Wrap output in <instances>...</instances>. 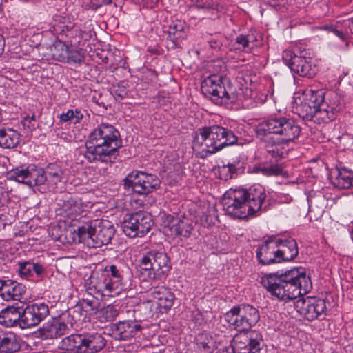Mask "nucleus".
Returning <instances> with one entry per match:
<instances>
[{"mask_svg":"<svg viewBox=\"0 0 353 353\" xmlns=\"http://www.w3.org/2000/svg\"><path fill=\"white\" fill-rule=\"evenodd\" d=\"M256 40V37L252 33L246 35L240 34L236 38V44L238 45L237 49L247 50L251 48L250 44H252Z\"/></svg>","mask_w":353,"mask_h":353,"instance_id":"4c0bfd02","label":"nucleus"},{"mask_svg":"<svg viewBox=\"0 0 353 353\" xmlns=\"http://www.w3.org/2000/svg\"><path fill=\"white\" fill-rule=\"evenodd\" d=\"M134 3L138 4H141L148 8H153L154 7L159 0H132Z\"/></svg>","mask_w":353,"mask_h":353,"instance_id":"c03bdc74","label":"nucleus"},{"mask_svg":"<svg viewBox=\"0 0 353 353\" xmlns=\"http://www.w3.org/2000/svg\"><path fill=\"white\" fill-rule=\"evenodd\" d=\"M161 219L165 232H170L171 236L175 237L188 238L190 236L192 226L188 219H179L170 214H163Z\"/></svg>","mask_w":353,"mask_h":353,"instance_id":"6ab92c4d","label":"nucleus"},{"mask_svg":"<svg viewBox=\"0 0 353 353\" xmlns=\"http://www.w3.org/2000/svg\"><path fill=\"white\" fill-rule=\"evenodd\" d=\"M296 103L300 117L319 124L333 121L340 110L339 96L325 89H307L303 92L302 99H296Z\"/></svg>","mask_w":353,"mask_h":353,"instance_id":"f03ea898","label":"nucleus"},{"mask_svg":"<svg viewBox=\"0 0 353 353\" xmlns=\"http://www.w3.org/2000/svg\"><path fill=\"white\" fill-rule=\"evenodd\" d=\"M279 199L281 203H289L292 200V198L288 194H281Z\"/></svg>","mask_w":353,"mask_h":353,"instance_id":"3c124183","label":"nucleus"},{"mask_svg":"<svg viewBox=\"0 0 353 353\" xmlns=\"http://www.w3.org/2000/svg\"><path fill=\"white\" fill-rule=\"evenodd\" d=\"M145 327L139 321L128 320L117 324V332L121 339L127 340L139 336Z\"/></svg>","mask_w":353,"mask_h":353,"instance_id":"b1692460","label":"nucleus"},{"mask_svg":"<svg viewBox=\"0 0 353 353\" xmlns=\"http://www.w3.org/2000/svg\"><path fill=\"white\" fill-rule=\"evenodd\" d=\"M29 170V165L27 167L19 166L10 170L8 173L9 179L17 182L26 184V176Z\"/></svg>","mask_w":353,"mask_h":353,"instance_id":"e433bc0d","label":"nucleus"},{"mask_svg":"<svg viewBox=\"0 0 353 353\" xmlns=\"http://www.w3.org/2000/svg\"><path fill=\"white\" fill-rule=\"evenodd\" d=\"M237 142L234 132L219 125L205 127L199 130L193 141L194 150L205 152V155L214 154L228 145Z\"/></svg>","mask_w":353,"mask_h":353,"instance_id":"423d86ee","label":"nucleus"},{"mask_svg":"<svg viewBox=\"0 0 353 353\" xmlns=\"http://www.w3.org/2000/svg\"><path fill=\"white\" fill-rule=\"evenodd\" d=\"M114 234V225L108 220L92 221L78 228L77 231L79 242L91 248H99L108 244Z\"/></svg>","mask_w":353,"mask_h":353,"instance_id":"0eeeda50","label":"nucleus"},{"mask_svg":"<svg viewBox=\"0 0 353 353\" xmlns=\"http://www.w3.org/2000/svg\"><path fill=\"white\" fill-rule=\"evenodd\" d=\"M232 341L233 353H261L263 337L256 330L237 331Z\"/></svg>","mask_w":353,"mask_h":353,"instance_id":"ddd939ff","label":"nucleus"},{"mask_svg":"<svg viewBox=\"0 0 353 353\" xmlns=\"http://www.w3.org/2000/svg\"><path fill=\"white\" fill-rule=\"evenodd\" d=\"M112 0H101V2L104 4H110Z\"/></svg>","mask_w":353,"mask_h":353,"instance_id":"052dcab7","label":"nucleus"},{"mask_svg":"<svg viewBox=\"0 0 353 353\" xmlns=\"http://www.w3.org/2000/svg\"><path fill=\"white\" fill-rule=\"evenodd\" d=\"M254 169L256 172L261 173L265 176H277L281 174L282 172V169L278 165H259L254 167Z\"/></svg>","mask_w":353,"mask_h":353,"instance_id":"58836bf2","label":"nucleus"},{"mask_svg":"<svg viewBox=\"0 0 353 353\" xmlns=\"http://www.w3.org/2000/svg\"><path fill=\"white\" fill-rule=\"evenodd\" d=\"M152 298L158 307L168 310L174 303V296L171 291L165 287L155 288L152 293Z\"/></svg>","mask_w":353,"mask_h":353,"instance_id":"c85d7f7f","label":"nucleus"},{"mask_svg":"<svg viewBox=\"0 0 353 353\" xmlns=\"http://www.w3.org/2000/svg\"><path fill=\"white\" fill-rule=\"evenodd\" d=\"M201 91L217 105L233 103L236 99L232 88L229 85L226 86L223 79L218 75H211L204 79L201 83Z\"/></svg>","mask_w":353,"mask_h":353,"instance_id":"1a4fd4ad","label":"nucleus"},{"mask_svg":"<svg viewBox=\"0 0 353 353\" xmlns=\"http://www.w3.org/2000/svg\"><path fill=\"white\" fill-rule=\"evenodd\" d=\"M279 256L280 262L290 261L297 256L299 254L296 241L293 239L285 240L278 239Z\"/></svg>","mask_w":353,"mask_h":353,"instance_id":"393cba45","label":"nucleus"},{"mask_svg":"<svg viewBox=\"0 0 353 353\" xmlns=\"http://www.w3.org/2000/svg\"><path fill=\"white\" fill-rule=\"evenodd\" d=\"M114 92H115V95L118 97V99H123L126 95V92L125 90H114Z\"/></svg>","mask_w":353,"mask_h":353,"instance_id":"603ef678","label":"nucleus"},{"mask_svg":"<svg viewBox=\"0 0 353 353\" xmlns=\"http://www.w3.org/2000/svg\"><path fill=\"white\" fill-rule=\"evenodd\" d=\"M49 314L48 306L44 303H36L28 305L22 310V319L20 327L30 328L37 325Z\"/></svg>","mask_w":353,"mask_h":353,"instance_id":"a211bd4d","label":"nucleus"},{"mask_svg":"<svg viewBox=\"0 0 353 353\" xmlns=\"http://www.w3.org/2000/svg\"><path fill=\"white\" fill-rule=\"evenodd\" d=\"M45 268L44 267L39 263H33L32 272L33 274H36L37 276H41L44 273Z\"/></svg>","mask_w":353,"mask_h":353,"instance_id":"49530a36","label":"nucleus"},{"mask_svg":"<svg viewBox=\"0 0 353 353\" xmlns=\"http://www.w3.org/2000/svg\"><path fill=\"white\" fill-rule=\"evenodd\" d=\"M75 32H76V34H77V32H79V36H80L81 38H83V32H81V30H79L76 29V30H75Z\"/></svg>","mask_w":353,"mask_h":353,"instance_id":"680f3d73","label":"nucleus"},{"mask_svg":"<svg viewBox=\"0 0 353 353\" xmlns=\"http://www.w3.org/2000/svg\"><path fill=\"white\" fill-rule=\"evenodd\" d=\"M301 130L297 122L290 117H272L259 123L255 129L258 139L265 143L267 152L278 161L285 158L289 143L300 136Z\"/></svg>","mask_w":353,"mask_h":353,"instance_id":"f257e3e1","label":"nucleus"},{"mask_svg":"<svg viewBox=\"0 0 353 353\" xmlns=\"http://www.w3.org/2000/svg\"><path fill=\"white\" fill-rule=\"evenodd\" d=\"M83 301L86 305L90 307L91 310H97L98 304L97 301L85 299Z\"/></svg>","mask_w":353,"mask_h":353,"instance_id":"8fccbe9b","label":"nucleus"},{"mask_svg":"<svg viewBox=\"0 0 353 353\" xmlns=\"http://www.w3.org/2000/svg\"><path fill=\"white\" fill-rule=\"evenodd\" d=\"M140 267L149 279H154L168 274L171 269V263L165 252L152 250L142 256Z\"/></svg>","mask_w":353,"mask_h":353,"instance_id":"9d476101","label":"nucleus"},{"mask_svg":"<svg viewBox=\"0 0 353 353\" xmlns=\"http://www.w3.org/2000/svg\"><path fill=\"white\" fill-rule=\"evenodd\" d=\"M261 283L272 296L285 302L306 294L312 289L310 278L302 267L280 274L278 272L265 274L261 277Z\"/></svg>","mask_w":353,"mask_h":353,"instance_id":"7ed1b4c3","label":"nucleus"},{"mask_svg":"<svg viewBox=\"0 0 353 353\" xmlns=\"http://www.w3.org/2000/svg\"><path fill=\"white\" fill-rule=\"evenodd\" d=\"M224 319L230 329L248 331L260 319L259 311L250 304L234 306L224 314Z\"/></svg>","mask_w":353,"mask_h":353,"instance_id":"6e6552de","label":"nucleus"},{"mask_svg":"<svg viewBox=\"0 0 353 353\" xmlns=\"http://www.w3.org/2000/svg\"><path fill=\"white\" fill-rule=\"evenodd\" d=\"M325 201V198L321 194H319L315 196H310L307 197L310 210H313L316 208L320 213L323 211Z\"/></svg>","mask_w":353,"mask_h":353,"instance_id":"ea45409f","label":"nucleus"},{"mask_svg":"<svg viewBox=\"0 0 353 353\" xmlns=\"http://www.w3.org/2000/svg\"><path fill=\"white\" fill-rule=\"evenodd\" d=\"M63 210L66 216L74 219L85 210V206L81 200L71 199L64 203Z\"/></svg>","mask_w":353,"mask_h":353,"instance_id":"473e14b6","label":"nucleus"},{"mask_svg":"<svg viewBox=\"0 0 353 353\" xmlns=\"http://www.w3.org/2000/svg\"><path fill=\"white\" fill-rule=\"evenodd\" d=\"M48 175L49 178H51L54 183L60 181L62 176V171L60 169H57L54 172L49 171L48 172Z\"/></svg>","mask_w":353,"mask_h":353,"instance_id":"37998d69","label":"nucleus"},{"mask_svg":"<svg viewBox=\"0 0 353 353\" xmlns=\"http://www.w3.org/2000/svg\"><path fill=\"white\" fill-rule=\"evenodd\" d=\"M47 176L45 175L44 171L41 168H37L34 165H29L28 176H26V185L32 187L40 185L45 183Z\"/></svg>","mask_w":353,"mask_h":353,"instance_id":"2f4dec72","label":"nucleus"},{"mask_svg":"<svg viewBox=\"0 0 353 353\" xmlns=\"http://www.w3.org/2000/svg\"><path fill=\"white\" fill-rule=\"evenodd\" d=\"M119 132L114 126L103 123L95 128L89 135L85 143L84 157L90 162L111 161L121 145Z\"/></svg>","mask_w":353,"mask_h":353,"instance_id":"39448f33","label":"nucleus"},{"mask_svg":"<svg viewBox=\"0 0 353 353\" xmlns=\"http://www.w3.org/2000/svg\"><path fill=\"white\" fill-rule=\"evenodd\" d=\"M322 30H327L330 32H332L334 35L338 37L341 41L344 43V47L347 48L349 46L348 35L349 30L345 28L344 24L343 26L337 25L336 26H324L321 28Z\"/></svg>","mask_w":353,"mask_h":353,"instance_id":"c9c22d12","label":"nucleus"},{"mask_svg":"<svg viewBox=\"0 0 353 353\" xmlns=\"http://www.w3.org/2000/svg\"><path fill=\"white\" fill-rule=\"evenodd\" d=\"M25 292L24 285L11 279H0V297L3 301H19Z\"/></svg>","mask_w":353,"mask_h":353,"instance_id":"412c9836","label":"nucleus"},{"mask_svg":"<svg viewBox=\"0 0 353 353\" xmlns=\"http://www.w3.org/2000/svg\"><path fill=\"white\" fill-rule=\"evenodd\" d=\"M168 37L173 42L179 39H183L185 36L184 32V23L181 21L172 22L166 30Z\"/></svg>","mask_w":353,"mask_h":353,"instance_id":"f704fd0d","label":"nucleus"},{"mask_svg":"<svg viewBox=\"0 0 353 353\" xmlns=\"http://www.w3.org/2000/svg\"><path fill=\"white\" fill-rule=\"evenodd\" d=\"M236 173V168L233 164L224 165L219 168V174L222 179L228 180L232 178Z\"/></svg>","mask_w":353,"mask_h":353,"instance_id":"79ce46f5","label":"nucleus"},{"mask_svg":"<svg viewBox=\"0 0 353 353\" xmlns=\"http://www.w3.org/2000/svg\"><path fill=\"white\" fill-rule=\"evenodd\" d=\"M330 180L334 186L341 188L353 187V174L345 169H335L330 174Z\"/></svg>","mask_w":353,"mask_h":353,"instance_id":"cd10ccee","label":"nucleus"},{"mask_svg":"<svg viewBox=\"0 0 353 353\" xmlns=\"http://www.w3.org/2000/svg\"><path fill=\"white\" fill-rule=\"evenodd\" d=\"M51 54L54 60L67 63H81L85 57L82 49H74L72 43L68 45L61 41H56L53 43Z\"/></svg>","mask_w":353,"mask_h":353,"instance_id":"f3484780","label":"nucleus"},{"mask_svg":"<svg viewBox=\"0 0 353 353\" xmlns=\"http://www.w3.org/2000/svg\"><path fill=\"white\" fill-rule=\"evenodd\" d=\"M210 47L213 48H216L219 47V43L217 42V41H210Z\"/></svg>","mask_w":353,"mask_h":353,"instance_id":"6e6d98bb","label":"nucleus"},{"mask_svg":"<svg viewBox=\"0 0 353 353\" xmlns=\"http://www.w3.org/2000/svg\"><path fill=\"white\" fill-rule=\"evenodd\" d=\"M124 186L138 194H147L157 190L160 181L155 175L143 172H132L124 179Z\"/></svg>","mask_w":353,"mask_h":353,"instance_id":"f8f14e48","label":"nucleus"},{"mask_svg":"<svg viewBox=\"0 0 353 353\" xmlns=\"http://www.w3.org/2000/svg\"><path fill=\"white\" fill-rule=\"evenodd\" d=\"M3 195L4 192H3L2 190H0V207L3 204Z\"/></svg>","mask_w":353,"mask_h":353,"instance_id":"13d9d810","label":"nucleus"},{"mask_svg":"<svg viewBox=\"0 0 353 353\" xmlns=\"http://www.w3.org/2000/svg\"><path fill=\"white\" fill-rule=\"evenodd\" d=\"M266 198L264 187L254 184L248 190L230 189L223 195L222 205L226 214L233 218L245 219L262 210Z\"/></svg>","mask_w":353,"mask_h":353,"instance_id":"20e7f679","label":"nucleus"},{"mask_svg":"<svg viewBox=\"0 0 353 353\" xmlns=\"http://www.w3.org/2000/svg\"><path fill=\"white\" fill-rule=\"evenodd\" d=\"M108 275V282L110 284L113 294L118 295L125 288V272L121 265L112 264L104 268Z\"/></svg>","mask_w":353,"mask_h":353,"instance_id":"4be33fe9","label":"nucleus"},{"mask_svg":"<svg viewBox=\"0 0 353 353\" xmlns=\"http://www.w3.org/2000/svg\"><path fill=\"white\" fill-rule=\"evenodd\" d=\"M71 30H72V27L71 26H64L63 27V29L61 30V32H65V30H66V32H69Z\"/></svg>","mask_w":353,"mask_h":353,"instance_id":"bf43d9fd","label":"nucleus"},{"mask_svg":"<svg viewBox=\"0 0 353 353\" xmlns=\"http://www.w3.org/2000/svg\"><path fill=\"white\" fill-rule=\"evenodd\" d=\"M343 24H344L345 28H347V30H349V34H353V18L351 19L345 21L343 22Z\"/></svg>","mask_w":353,"mask_h":353,"instance_id":"09e8293b","label":"nucleus"},{"mask_svg":"<svg viewBox=\"0 0 353 353\" xmlns=\"http://www.w3.org/2000/svg\"><path fill=\"white\" fill-rule=\"evenodd\" d=\"M19 337L12 332H0V353H15L20 349Z\"/></svg>","mask_w":353,"mask_h":353,"instance_id":"a878e982","label":"nucleus"},{"mask_svg":"<svg viewBox=\"0 0 353 353\" xmlns=\"http://www.w3.org/2000/svg\"><path fill=\"white\" fill-rule=\"evenodd\" d=\"M18 266V273L21 278L28 279L34 275L32 272L33 263L30 261L19 262Z\"/></svg>","mask_w":353,"mask_h":353,"instance_id":"a19ab883","label":"nucleus"},{"mask_svg":"<svg viewBox=\"0 0 353 353\" xmlns=\"http://www.w3.org/2000/svg\"><path fill=\"white\" fill-rule=\"evenodd\" d=\"M294 308L308 321L320 319L327 311L325 299L314 296L299 298L294 303Z\"/></svg>","mask_w":353,"mask_h":353,"instance_id":"dca6fc26","label":"nucleus"},{"mask_svg":"<svg viewBox=\"0 0 353 353\" xmlns=\"http://www.w3.org/2000/svg\"><path fill=\"white\" fill-rule=\"evenodd\" d=\"M83 353L87 351L95 353L102 350L105 345V341L99 333L87 334L84 335Z\"/></svg>","mask_w":353,"mask_h":353,"instance_id":"c756f323","label":"nucleus"},{"mask_svg":"<svg viewBox=\"0 0 353 353\" xmlns=\"http://www.w3.org/2000/svg\"><path fill=\"white\" fill-rule=\"evenodd\" d=\"M282 59L292 72L301 77L312 78L318 71L312 58L295 55L291 50L283 51Z\"/></svg>","mask_w":353,"mask_h":353,"instance_id":"4468645a","label":"nucleus"},{"mask_svg":"<svg viewBox=\"0 0 353 353\" xmlns=\"http://www.w3.org/2000/svg\"><path fill=\"white\" fill-rule=\"evenodd\" d=\"M36 120V116L34 114H33L32 116L31 117H26L22 123L23 124V125H27V127L30 130H33L34 128V125H31V122L32 121H35Z\"/></svg>","mask_w":353,"mask_h":353,"instance_id":"a18cd8bd","label":"nucleus"},{"mask_svg":"<svg viewBox=\"0 0 353 353\" xmlns=\"http://www.w3.org/2000/svg\"><path fill=\"white\" fill-rule=\"evenodd\" d=\"M20 134L12 128L0 130V147L6 149L15 148L19 143Z\"/></svg>","mask_w":353,"mask_h":353,"instance_id":"7c9ffc66","label":"nucleus"},{"mask_svg":"<svg viewBox=\"0 0 353 353\" xmlns=\"http://www.w3.org/2000/svg\"><path fill=\"white\" fill-rule=\"evenodd\" d=\"M85 112L79 108L70 109L66 112L61 113L59 117L63 123L70 122L77 124L82 121Z\"/></svg>","mask_w":353,"mask_h":353,"instance_id":"72a5a7b5","label":"nucleus"},{"mask_svg":"<svg viewBox=\"0 0 353 353\" xmlns=\"http://www.w3.org/2000/svg\"><path fill=\"white\" fill-rule=\"evenodd\" d=\"M107 311L112 313L114 316L117 314V310H114L112 307H108Z\"/></svg>","mask_w":353,"mask_h":353,"instance_id":"4d7b16f0","label":"nucleus"},{"mask_svg":"<svg viewBox=\"0 0 353 353\" xmlns=\"http://www.w3.org/2000/svg\"><path fill=\"white\" fill-rule=\"evenodd\" d=\"M5 41L3 37L0 34V54L3 52Z\"/></svg>","mask_w":353,"mask_h":353,"instance_id":"864d4df0","label":"nucleus"},{"mask_svg":"<svg viewBox=\"0 0 353 353\" xmlns=\"http://www.w3.org/2000/svg\"><path fill=\"white\" fill-rule=\"evenodd\" d=\"M152 225L151 215L140 211L127 215L122 223V229L130 238L141 237L150 230Z\"/></svg>","mask_w":353,"mask_h":353,"instance_id":"9b49d317","label":"nucleus"},{"mask_svg":"<svg viewBox=\"0 0 353 353\" xmlns=\"http://www.w3.org/2000/svg\"><path fill=\"white\" fill-rule=\"evenodd\" d=\"M233 353V351L232 350V345L228 347H225L223 349H221L219 350V353Z\"/></svg>","mask_w":353,"mask_h":353,"instance_id":"5fc2aeb1","label":"nucleus"},{"mask_svg":"<svg viewBox=\"0 0 353 353\" xmlns=\"http://www.w3.org/2000/svg\"><path fill=\"white\" fill-rule=\"evenodd\" d=\"M68 325L57 319H52L46 322L39 330L40 336L44 339L59 337L65 334Z\"/></svg>","mask_w":353,"mask_h":353,"instance_id":"5701e85b","label":"nucleus"},{"mask_svg":"<svg viewBox=\"0 0 353 353\" xmlns=\"http://www.w3.org/2000/svg\"><path fill=\"white\" fill-rule=\"evenodd\" d=\"M278 243L279 241L276 240L266 241L257 249L256 256L261 264L267 265L281 263Z\"/></svg>","mask_w":353,"mask_h":353,"instance_id":"aec40b11","label":"nucleus"},{"mask_svg":"<svg viewBox=\"0 0 353 353\" xmlns=\"http://www.w3.org/2000/svg\"><path fill=\"white\" fill-rule=\"evenodd\" d=\"M86 292L97 300L104 296H114L104 268L94 271L85 283Z\"/></svg>","mask_w":353,"mask_h":353,"instance_id":"2eb2a0df","label":"nucleus"},{"mask_svg":"<svg viewBox=\"0 0 353 353\" xmlns=\"http://www.w3.org/2000/svg\"><path fill=\"white\" fill-rule=\"evenodd\" d=\"M204 335H201V336H199V338L197 339V344L200 346V347H202L204 349H210V347L209 345V341H202L201 339L203 338Z\"/></svg>","mask_w":353,"mask_h":353,"instance_id":"de8ad7c7","label":"nucleus"},{"mask_svg":"<svg viewBox=\"0 0 353 353\" xmlns=\"http://www.w3.org/2000/svg\"><path fill=\"white\" fill-rule=\"evenodd\" d=\"M22 319V309L15 307H8L0 312V324L6 327H20Z\"/></svg>","mask_w":353,"mask_h":353,"instance_id":"bb28decb","label":"nucleus"}]
</instances>
